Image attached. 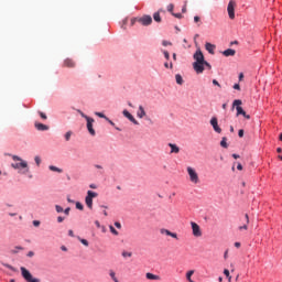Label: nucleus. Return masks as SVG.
Listing matches in <instances>:
<instances>
[{"instance_id":"nucleus-1","label":"nucleus","mask_w":282,"mask_h":282,"mask_svg":"<svg viewBox=\"0 0 282 282\" xmlns=\"http://www.w3.org/2000/svg\"><path fill=\"white\" fill-rule=\"evenodd\" d=\"M194 63H193V68L196 72V74H204V70L206 69V67L208 69H212L213 66H210V63H208L205 58H204V53H202V50H197L194 55Z\"/></svg>"},{"instance_id":"nucleus-2","label":"nucleus","mask_w":282,"mask_h":282,"mask_svg":"<svg viewBox=\"0 0 282 282\" xmlns=\"http://www.w3.org/2000/svg\"><path fill=\"white\" fill-rule=\"evenodd\" d=\"M12 160L17 163H12L11 166L18 171L20 175H28L30 173V165H28V161L21 159L19 155H12Z\"/></svg>"},{"instance_id":"nucleus-3","label":"nucleus","mask_w":282,"mask_h":282,"mask_svg":"<svg viewBox=\"0 0 282 282\" xmlns=\"http://www.w3.org/2000/svg\"><path fill=\"white\" fill-rule=\"evenodd\" d=\"M137 23H139V25H151V23H153V18H151V15H142V17H138V18H132L130 20V25L133 26Z\"/></svg>"},{"instance_id":"nucleus-4","label":"nucleus","mask_w":282,"mask_h":282,"mask_svg":"<svg viewBox=\"0 0 282 282\" xmlns=\"http://www.w3.org/2000/svg\"><path fill=\"white\" fill-rule=\"evenodd\" d=\"M232 107H236L237 116H243L247 120H250V115L246 113V110L241 107V99H236L232 102Z\"/></svg>"},{"instance_id":"nucleus-5","label":"nucleus","mask_w":282,"mask_h":282,"mask_svg":"<svg viewBox=\"0 0 282 282\" xmlns=\"http://www.w3.org/2000/svg\"><path fill=\"white\" fill-rule=\"evenodd\" d=\"M186 171L189 177V182H192V184H199V174H197V171L191 166H187Z\"/></svg>"},{"instance_id":"nucleus-6","label":"nucleus","mask_w":282,"mask_h":282,"mask_svg":"<svg viewBox=\"0 0 282 282\" xmlns=\"http://www.w3.org/2000/svg\"><path fill=\"white\" fill-rule=\"evenodd\" d=\"M95 197H98V193L94 192V191H88L87 195L85 197V204L86 206L91 210V208H94V199Z\"/></svg>"},{"instance_id":"nucleus-7","label":"nucleus","mask_w":282,"mask_h":282,"mask_svg":"<svg viewBox=\"0 0 282 282\" xmlns=\"http://www.w3.org/2000/svg\"><path fill=\"white\" fill-rule=\"evenodd\" d=\"M20 270H21V274H22L24 281H26V282H41V280L32 276V273H30V271H28V269H25V267H21Z\"/></svg>"},{"instance_id":"nucleus-8","label":"nucleus","mask_w":282,"mask_h":282,"mask_svg":"<svg viewBox=\"0 0 282 282\" xmlns=\"http://www.w3.org/2000/svg\"><path fill=\"white\" fill-rule=\"evenodd\" d=\"M235 8H237V2H235V0H230L227 6V12L229 19L231 20H235Z\"/></svg>"},{"instance_id":"nucleus-9","label":"nucleus","mask_w":282,"mask_h":282,"mask_svg":"<svg viewBox=\"0 0 282 282\" xmlns=\"http://www.w3.org/2000/svg\"><path fill=\"white\" fill-rule=\"evenodd\" d=\"M86 122L88 133H90V135H96V130L94 129V122H96V120H94V118L90 117L87 118Z\"/></svg>"},{"instance_id":"nucleus-10","label":"nucleus","mask_w":282,"mask_h":282,"mask_svg":"<svg viewBox=\"0 0 282 282\" xmlns=\"http://www.w3.org/2000/svg\"><path fill=\"white\" fill-rule=\"evenodd\" d=\"M209 124L213 127L215 133H221V128L219 127L217 117H213L209 121Z\"/></svg>"},{"instance_id":"nucleus-11","label":"nucleus","mask_w":282,"mask_h":282,"mask_svg":"<svg viewBox=\"0 0 282 282\" xmlns=\"http://www.w3.org/2000/svg\"><path fill=\"white\" fill-rule=\"evenodd\" d=\"M192 226V232L195 237H202V228L199 227V225H197V223L192 221L191 223Z\"/></svg>"},{"instance_id":"nucleus-12","label":"nucleus","mask_w":282,"mask_h":282,"mask_svg":"<svg viewBox=\"0 0 282 282\" xmlns=\"http://www.w3.org/2000/svg\"><path fill=\"white\" fill-rule=\"evenodd\" d=\"M124 118H127L128 120H130V122H132V124H140V122L137 121L135 117H133V115H131V112H129V110H123L122 111Z\"/></svg>"},{"instance_id":"nucleus-13","label":"nucleus","mask_w":282,"mask_h":282,"mask_svg":"<svg viewBox=\"0 0 282 282\" xmlns=\"http://www.w3.org/2000/svg\"><path fill=\"white\" fill-rule=\"evenodd\" d=\"M160 232H161V235H166L167 237H172L173 239H177V234L172 232V231L169 230V229L162 228V229L160 230Z\"/></svg>"},{"instance_id":"nucleus-14","label":"nucleus","mask_w":282,"mask_h":282,"mask_svg":"<svg viewBox=\"0 0 282 282\" xmlns=\"http://www.w3.org/2000/svg\"><path fill=\"white\" fill-rule=\"evenodd\" d=\"M137 117H139L140 119L147 118V110H144V106L142 105L139 106V109L137 111Z\"/></svg>"},{"instance_id":"nucleus-15","label":"nucleus","mask_w":282,"mask_h":282,"mask_svg":"<svg viewBox=\"0 0 282 282\" xmlns=\"http://www.w3.org/2000/svg\"><path fill=\"white\" fill-rule=\"evenodd\" d=\"M223 56H226V58H228L229 56H235V54H237V51L232 50V48H227L225 51L221 52Z\"/></svg>"},{"instance_id":"nucleus-16","label":"nucleus","mask_w":282,"mask_h":282,"mask_svg":"<svg viewBox=\"0 0 282 282\" xmlns=\"http://www.w3.org/2000/svg\"><path fill=\"white\" fill-rule=\"evenodd\" d=\"M167 147H170L171 149L170 153H175V154L180 153V147H177V144L169 143Z\"/></svg>"},{"instance_id":"nucleus-17","label":"nucleus","mask_w":282,"mask_h":282,"mask_svg":"<svg viewBox=\"0 0 282 282\" xmlns=\"http://www.w3.org/2000/svg\"><path fill=\"white\" fill-rule=\"evenodd\" d=\"M64 67H76V62L72 58H66L64 61Z\"/></svg>"},{"instance_id":"nucleus-18","label":"nucleus","mask_w":282,"mask_h":282,"mask_svg":"<svg viewBox=\"0 0 282 282\" xmlns=\"http://www.w3.org/2000/svg\"><path fill=\"white\" fill-rule=\"evenodd\" d=\"M94 169H96V171L99 175H105V166H102L100 164H94Z\"/></svg>"},{"instance_id":"nucleus-19","label":"nucleus","mask_w":282,"mask_h":282,"mask_svg":"<svg viewBox=\"0 0 282 282\" xmlns=\"http://www.w3.org/2000/svg\"><path fill=\"white\" fill-rule=\"evenodd\" d=\"M145 278L149 280V281H160V275H155L153 273H147L145 274Z\"/></svg>"},{"instance_id":"nucleus-20","label":"nucleus","mask_w":282,"mask_h":282,"mask_svg":"<svg viewBox=\"0 0 282 282\" xmlns=\"http://www.w3.org/2000/svg\"><path fill=\"white\" fill-rule=\"evenodd\" d=\"M35 129H37V131H47L50 127L43 123H35Z\"/></svg>"},{"instance_id":"nucleus-21","label":"nucleus","mask_w":282,"mask_h":282,"mask_svg":"<svg viewBox=\"0 0 282 282\" xmlns=\"http://www.w3.org/2000/svg\"><path fill=\"white\" fill-rule=\"evenodd\" d=\"M215 45L210 44V43H206L205 44V50H207V52H209L210 54H215Z\"/></svg>"},{"instance_id":"nucleus-22","label":"nucleus","mask_w":282,"mask_h":282,"mask_svg":"<svg viewBox=\"0 0 282 282\" xmlns=\"http://www.w3.org/2000/svg\"><path fill=\"white\" fill-rule=\"evenodd\" d=\"M220 147H223V149H228V139L226 137H223Z\"/></svg>"},{"instance_id":"nucleus-23","label":"nucleus","mask_w":282,"mask_h":282,"mask_svg":"<svg viewBox=\"0 0 282 282\" xmlns=\"http://www.w3.org/2000/svg\"><path fill=\"white\" fill-rule=\"evenodd\" d=\"M48 169L54 173H63V169L56 167L55 165H50Z\"/></svg>"},{"instance_id":"nucleus-24","label":"nucleus","mask_w":282,"mask_h":282,"mask_svg":"<svg viewBox=\"0 0 282 282\" xmlns=\"http://www.w3.org/2000/svg\"><path fill=\"white\" fill-rule=\"evenodd\" d=\"M175 80H176L177 85H184V79L182 78V75L176 74Z\"/></svg>"},{"instance_id":"nucleus-25","label":"nucleus","mask_w":282,"mask_h":282,"mask_svg":"<svg viewBox=\"0 0 282 282\" xmlns=\"http://www.w3.org/2000/svg\"><path fill=\"white\" fill-rule=\"evenodd\" d=\"M121 257H123V259H130V257H133V253L129 251H122Z\"/></svg>"},{"instance_id":"nucleus-26","label":"nucleus","mask_w":282,"mask_h":282,"mask_svg":"<svg viewBox=\"0 0 282 282\" xmlns=\"http://www.w3.org/2000/svg\"><path fill=\"white\" fill-rule=\"evenodd\" d=\"M73 133H74V132H72V131H67V132L64 134V138H65V141H66V142H69V140H72Z\"/></svg>"},{"instance_id":"nucleus-27","label":"nucleus","mask_w":282,"mask_h":282,"mask_svg":"<svg viewBox=\"0 0 282 282\" xmlns=\"http://www.w3.org/2000/svg\"><path fill=\"white\" fill-rule=\"evenodd\" d=\"M153 19H154V21H156V23H161L162 22V18L160 17V12H155L153 14Z\"/></svg>"},{"instance_id":"nucleus-28","label":"nucleus","mask_w":282,"mask_h":282,"mask_svg":"<svg viewBox=\"0 0 282 282\" xmlns=\"http://www.w3.org/2000/svg\"><path fill=\"white\" fill-rule=\"evenodd\" d=\"M224 274H225V276H227L228 282H231V281H232V276H230V271H229L228 269H225V270H224Z\"/></svg>"},{"instance_id":"nucleus-29","label":"nucleus","mask_w":282,"mask_h":282,"mask_svg":"<svg viewBox=\"0 0 282 282\" xmlns=\"http://www.w3.org/2000/svg\"><path fill=\"white\" fill-rule=\"evenodd\" d=\"M78 241H80V243H83V246H86V248L89 247V241L87 239L78 237Z\"/></svg>"},{"instance_id":"nucleus-30","label":"nucleus","mask_w":282,"mask_h":282,"mask_svg":"<svg viewBox=\"0 0 282 282\" xmlns=\"http://www.w3.org/2000/svg\"><path fill=\"white\" fill-rule=\"evenodd\" d=\"M95 116H97L98 118H104V120H109V118L102 112H95Z\"/></svg>"},{"instance_id":"nucleus-31","label":"nucleus","mask_w":282,"mask_h":282,"mask_svg":"<svg viewBox=\"0 0 282 282\" xmlns=\"http://www.w3.org/2000/svg\"><path fill=\"white\" fill-rule=\"evenodd\" d=\"M109 229H110V232L112 234V235H115L116 237H118V235H119V232H118V230H116V228H113V226H109Z\"/></svg>"},{"instance_id":"nucleus-32","label":"nucleus","mask_w":282,"mask_h":282,"mask_svg":"<svg viewBox=\"0 0 282 282\" xmlns=\"http://www.w3.org/2000/svg\"><path fill=\"white\" fill-rule=\"evenodd\" d=\"M77 113H79V116H82V118H84L87 121V118H91L87 115H85V112H83L80 109L77 110Z\"/></svg>"},{"instance_id":"nucleus-33","label":"nucleus","mask_w":282,"mask_h":282,"mask_svg":"<svg viewBox=\"0 0 282 282\" xmlns=\"http://www.w3.org/2000/svg\"><path fill=\"white\" fill-rule=\"evenodd\" d=\"M127 23H129V18H126V19L122 20L121 28H122L123 30L127 29Z\"/></svg>"},{"instance_id":"nucleus-34","label":"nucleus","mask_w":282,"mask_h":282,"mask_svg":"<svg viewBox=\"0 0 282 282\" xmlns=\"http://www.w3.org/2000/svg\"><path fill=\"white\" fill-rule=\"evenodd\" d=\"M34 162H35L36 166H41V156H39V155L35 156Z\"/></svg>"},{"instance_id":"nucleus-35","label":"nucleus","mask_w":282,"mask_h":282,"mask_svg":"<svg viewBox=\"0 0 282 282\" xmlns=\"http://www.w3.org/2000/svg\"><path fill=\"white\" fill-rule=\"evenodd\" d=\"M76 208H77V210H84L85 206H83V204L80 202H77Z\"/></svg>"},{"instance_id":"nucleus-36","label":"nucleus","mask_w":282,"mask_h":282,"mask_svg":"<svg viewBox=\"0 0 282 282\" xmlns=\"http://www.w3.org/2000/svg\"><path fill=\"white\" fill-rule=\"evenodd\" d=\"M161 52L164 54V58H166V61H169V58H171L169 51L161 50Z\"/></svg>"},{"instance_id":"nucleus-37","label":"nucleus","mask_w":282,"mask_h":282,"mask_svg":"<svg viewBox=\"0 0 282 282\" xmlns=\"http://www.w3.org/2000/svg\"><path fill=\"white\" fill-rule=\"evenodd\" d=\"M109 276H110V279H112V281L118 279V278H116V272L113 270L109 271Z\"/></svg>"},{"instance_id":"nucleus-38","label":"nucleus","mask_w":282,"mask_h":282,"mask_svg":"<svg viewBox=\"0 0 282 282\" xmlns=\"http://www.w3.org/2000/svg\"><path fill=\"white\" fill-rule=\"evenodd\" d=\"M19 250H23V247L17 246V247L12 250V253H13V254H17V252H19Z\"/></svg>"},{"instance_id":"nucleus-39","label":"nucleus","mask_w":282,"mask_h":282,"mask_svg":"<svg viewBox=\"0 0 282 282\" xmlns=\"http://www.w3.org/2000/svg\"><path fill=\"white\" fill-rule=\"evenodd\" d=\"M175 8V6L173 3H170L167 6V12H171V14H173V9Z\"/></svg>"},{"instance_id":"nucleus-40","label":"nucleus","mask_w":282,"mask_h":282,"mask_svg":"<svg viewBox=\"0 0 282 282\" xmlns=\"http://www.w3.org/2000/svg\"><path fill=\"white\" fill-rule=\"evenodd\" d=\"M55 210H56V213H63L64 212V209L61 205H55Z\"/></svg>"},{"instance_id":"nucleus-41","label":"nucleus","mask_w":282,"mask_h":282,"mask_svg":"<svg viewBox=\"0 0 282 282\" xmlns=\"http://www.w3.org/2000/svg\"><path fill=\"white\" fill-rule=\"evenodd\" d=\"M162 45H163L164 47H169V45H173V43H171V42L164 40V41L162 42Z\"/></svg>"},{"instance_id":"nucleus-42","label":"nucleus","mask_w":282,"mask_h":282,"mask_svg":"<svg viewBox=\"0 0 282 282\" xmlns=\"http://www.w3.org/2000/svg\"><path fill=\"white\" fill-rule=\"evenodd\" d=\"M164 67H166V69H169V67H170V69H173V63L169 64V62H165Z\"/></svg>"},{"instance_id":"nucleus-43","label":"nucleus","mask_w":282,"mask_h":282,"mask_svg":"<svg viewBox=\"0 0 282 282\" xmlns=\"http://www.w3.org/2000/svg\"><path fill=\"white\" fill-rule=\"evenodd\" d=\"M213 85H215L216 87L221 88V84H219V82H217V79H213Z\"/></svg>"},{"instance_id":"nucleus-44","label":"nucleus","mask_w":282,"mask_h":282,"mask_svg":"<svg viewBox=\"0 0 282 282\" xmlns=\"http://www.w3.org/2000/svg\"><path fill=\"white\" fill-rule=\"evenodd\" d=\"M64 221H65V217H63V216L57 217V223L58 224H63Z\"/></svg>"},{"instance_id":"nucleus-45","label":"nucleus","mask_w":282,"mask_h":282,"mask_svg":"<svg viewBox=\"0 0 282 282\" xmlns=\"http://www.w3.org/2000/svg\"><path fill=\"white\" fill-rule=\"evenodd\" d=\"M33 226L35 228H39V226H41V221L40 220H33Z\"/></svg>"},{"instance_id":"nucleus-46","label":"nucleus","mask_w":282,"mask_h":282,"mask_svg":"<svg viewBox=\"0 0 282 282\" xmlns=\"http://www.w3.org/2000/svg\"><path fill=\"white\" fill-rule=\"evenodd\" d=\"M40 117L42 120H47V115H45V112H40Z\"/></svg>"},{"instance_id":"nucleus-47","label":"nucleus","mask_w":282,"mask_h":282,"mask_svg":"<svg viewBox=\"0 0 282 282\" xmlns=\"http://www.w3.org/2000/svg\"><path fill=\"white\" fill-rule=\"evenodd\" d=\"M70 210H72V208L67 207V208L64 209L63 213H64V215L67 216V215H69V212H70Z\"/></svg>"},{"instance_id":"nucleus-48","label":"nucleus","mask_w":282,"mask_h":282,"mask_svg":"<svg viewBox=\"0 0 282 282\" xmlns=\"http://www.w3.org/2000/svg\"><path fill=\"white\" fill-rule=\"evenodd\" d=\"M173 17H175L176 19H182V13H172Z\"/></svg>"},{"instance_id":"nucleus-49","label":"nucleus","mask_w":282,"mask_h":282,"mask_svg":"<svg viewBox=\"0 0 282 282\" xmlns=\"http://www.w3.org/2000/svg\"><path fill=\"white\" fill-rule=\"evenodd\" d=\"M115 226H116V228H118L119 230H120V228H122V225H121L119 221H116V223H115Z\"/></svg>"},{"instance_id":"nucleus-50","label":"nucleus","mask_w":282,"mask_h":282,"mask_svg":"<svg viewBox=\"0 0 282 282\" xmlns=\"http://www.w3.org/2000/svg\"><path fill=\"white\" fill-rule=\"evenodd\" d=\"M238 135H239V138H243V129H240V130L238 131Z\"/></svg>"},{"instance_id":"nucleus-51","label":"nucleus","mask_w":282,"mask_h":282,"mask_svg":"<svg viewBox=\"0 0 282 282\" xmlns=\"http://www.w3.org/2000/svg\"><path fill=\"white\" fill-rule=\"evenodd\" d=\"M26 257H29V258L34 257V251H29V252L26 253Z\"/></svg>"},{"instance_id":"nucleus-52","label":"nucleus","mask_w":282,"mask_h":282,"mask_svg":"<svg viewBox=\"0 0 282 282\" xmlns=\"http://www.w3.org/2000/svg\"><path fill=\"white\" fill-rule=\"evenodd\" d=\"M239 230H248V225L240 226Z\"/></svg>"},{"instance_id":"nucleus-53","label":"nucleus","mask_w":282,"mask_h":282,"mask_svg":"<svg viewBox=\"0 0 282 282\" xmlns=\"http://www.w3.org/2000/svg\"><path fill=\"white\" fill-rule=\"evenodd\" d=\"M237 170H238V171H243V165H241V163H238Z\"/></svg>"},{"instance_id":"nucleus-54","label":"nucleus","mask_w":282,"mask_h":282,"mask_svg":"<svg viewBox=\"0 0 282 282\" xmlns=\"http://www.w3.org/2000/svg\"><path fill=\"white\" fill-rule=\"evenodd\" d=\"M234 89H237L239 91L241 89V86H239V84H235Z\"/></svg>"},{"instance_id":"nucleus-55","label":"nucleus","mask_w":282,"mask_h":282,"mask_svg":"<svg viewBox=\"0 0 282 282\" xmlns=\"http://www.w3.org/2000/svg\"><path fill=\"white\" fill-rule=\"evenodd\" d=\"M95 225H96L97 228H101V227H102V226L100 225V221H98V220L95 221Z\"/></svg>"},{"instance_id":"nucleus-56","label":"nucleus","mask_w":282,"mask_h":282,"mask_svg":"<svg viewBox=\"0 0 282 282\" xmlns=\"http://www.w3.org/2000/svg\"><path fill=\"white\" fill-rule=\"evenodd\" d=\"M89 188L96 189V188H98V185H96V184H90V185H89Z\"/></svg>"},{"instance_id":"nucleus-57","label":"nucleus","mask_w":282,"mask_h":282,"mask_svg":"<svg viewBox=\"0 0 282 282\" xmlns=\"http://www.w3.org/2000/svg\"><path fill=\"white\" fill-rule=\"evenodd\" d=\"M245 217H246V223L250 224V217L248 216V214H246Z\"/></svg>"},{"instance_id":"nucleus-58","label":"nucleus","mask_w":282,"mask_h":282,"mask_svg":"<svg viewBox=\"0 0 282 282\" xmlns=\"http://www.w3.org/2000/svg\"><path fill=\"white\" fill-rule=\"evenodd\" d=\"M68 236H69V237H74V230L69 229V230H68Z\"/></svg>"},{"instance_id":"nucleus-59","label":"nucleus","mask_w":282,"mask_h":282,"mask_svg":"<svg viewBox=\"0 0 282 282\" xmlns=\"http://www.w3.org/2000/svg\"><path fill=\"white\" fill-rule=\"evenodd\" d=\"M61 250H62L63 252H67V247L62 246V247H61Z\"/></svg>"},{"instance_id":"nucleus-60","label":"nucleus","mask_w":282,"mask_h":282,"mask_svg":"<svg viewBox=\"0 0 282 282\" xmlns=\"http://www.w3.org/2000/svg\"><path fill=\"white\" fill-rule=\"evenodd\" d=\"M235 248H241V242H235Z\"/></svg>"},{"instance_id":"nucleus-61","label":"nucleus","mask_w":282,"mask_h":282,"mask_svg":"<svg viewBox=\"0 0 282 282\" xmlns=\"http://www.w3.org/2000/svg\"><path fill=\"white\" fill-rule=\"evenodd\" d=\"M194 21H195V23H199V17H194Z\"/></svg>"},{"instance_id":"nucleus-62","label":"nucleus","mask_w":282,"mask_h":282,"mask_svg":"<svg viewBox=\"0 0 282 282\" xmlns=\"http://www.w3.org/2000/svg\"><path fill=\"white\" fill-rule=\"evenodd\" d=\"M6 268H8L9 270H14V268L10 264H6Z\"/></svg>"},{"instance_id":"nucleus-63","label":"nucleus","mask_w":282,"mask_h":282,"mask_svg":"<svg viewBox=\"0 0 282 282\" xmlns=\"http://www.w3.org/2000/svg\"><path fill=\"white\" fill-rule=\"evenodd\" d=\"M232 158H234L235 160H239V154H232Z\"/></svg>"},{"instance_id":"nucleus-64","label":"nucleus","mask_w":282,"mask_h":282,"mask_svg":"<svg viewBox=\"0 0 282 282\" xmlns=\"http://www.w3.org/2000/svg\"><path fill=\"white\" fill-rule=\"evenodd\" d=\"M182 12L183 13L186 12V1H185V4H184L183 9H182Z\"/></svg>"}]
</instances>
